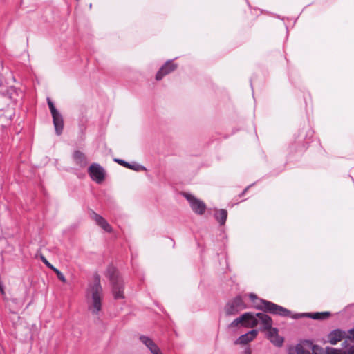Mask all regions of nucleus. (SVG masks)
Instances as JSON below:
<instances>
[{
  "label": "nucleus",
  "mask_w": 354,
  "mask_h": 354,
  "mask_svg": "<svg viewBox=\"0 0 354 354\" xmlns=\"http://www.w3.org/2000/svg\"><path fill=\"white\" fill-rule=\"evenodd\" d=\"M102 288L100 285L99 276H96L92 284H90L87 292L86 299L88 308L93 315H98L102 308Z\"/></svg>",
  "instance_id": "f257e3e1"
},
{
  "label": "nucleus",
  "mask_w": 354,
  "mask_h": 354,
  "mask_svg": "<svg viewBox=\"0 0 354 354\" xmlns=\"http://www.w3.org/2000/svg\"><path fill=\"white\" fill-rule=\"evenodd\" d=\"M249 297L253 303V306L257 309H261L264 312L279 315L283 317H288L290 315V311L288 309L270 301L259 299L254 293L249 294Z\"/></svg>",
  "instance_id": "f03ea898"
},
{
  "label": "nucleus",
  "mask_w": 354,
  "mask_h": 354,
  "mask_svg": "<svg viewBox=\"0 0 354 354\" xmlns=\"http://www.w3.org/2000/svg\"><path fill=\"white\" fill-rule=\"evenodd\" d=\"M124 282L118 270L112 268V296L115 299L124 298Z\"/></svg>",
  "instance_id": "7ed1b4c3"
},
{
  "label": "nucleus",
  "mask_w": 354,
  "mask_h": 354,
  "mask_svg": "<svg viewBox=\"0 0 354 354\" xmlns=\"http://www.w3.org/2000/svg\"><path fill=\"white\" fill-rule=\"evenodd\" d=\"M182 195L189 201V205L195 214L203 215L205 212L206 205L203 201L187 192H183Z\"/></svg>",
  "instance_id": "20e7f679"
},
{
  "label": "nucleus",
  "mask_w": 354,
  "mask_h": 354,
  "mask_svg": "<svg viewBox=\"0 0 354 354\" xmlns=\"http://www.w3.org/2000/svg\"><path fill=\"white\" fill-rule=\"evenodd\" d=\"M88 174L97 184H102L105 179L106 172L97 163L91 164L88 168Z\"/></svg>",
  "instance_id": "39448f33"
},
{
  "label": "nucleus",
  "mask_w": 354,
  "mask_h": 354,
  "mask_svg": "<svg viewBox=\"0 0 354 354\" xmlns=\"http://www.w3.org/2000/svg\"><path fill=\"white\" fill-rule=\"evenodd\" d=\"M246 307L241 297L237 296L227 304L225 310L227 315H234L245 309Z\"/></svg>",
  "instance_id": "423d86ee"
},
{
  "label": "nucleus",
  "mask_w": 354,
  "mask_h": 354,
  "mask_svg": "<svg viewBox=\"0 0 354 354\" xmlns=\"http://www.w3.org/2000/svg\"><path fill=\"white\" fill-rule=\"evenodd\" d=\"M256 319L257 321V325H260V330H266L272 326V319L266 314L262 313H257Z\"/></svg>",
  "instance_id": "0eeeda50"
},
{
  "label": "nucleus",
  "mask_w": 354,
  "mask_h": 354,
  "mask_svg": "<svg viewBox=\"0 0 354 354\" xmlns=\"http://www.w3.org/2000/svg\"><path fill=\"white\" fill-rule=\"evenodd\" d=\"M177 68V65L172 61L167 62L158 71L156 74V79L160 80L164 76L174 71Z\"/></svg>",
  "instance_id": "6e6552de"
},
{
  "label": "nucleus",
  "mask_w": 354,
  "mask_h": 354,
  "mask_svg": "<svg viewBox=\"0 0 354 354\" xmlns=\"http://www.w3.org/2000/svg\"><path fill=\"white\" fill-rule=\"evenodd\" d=\"M258 334V332L257 330H252L249 331L248 333L242 335L240 336L235 342L234 344H240V345H246L252 340H254L257 335Z\"/></svg>",
  "instance_id": "1a4fd4ad"
},
{
  "label": "nucleus",
  "mask_w": 354,
  "mask_h": 354,
  "mask_svg": "<svg viewBox=\"0 0 354 354\" xmlns=\"http://www.w3.org/2000/svg\"><path fill=\"white\" fill-rule=\"evenodd\" d=\"M140 340L147 347L152 354L162 353L157 344L149 337L142 335L140 337Z\"/></svg>",
  "instance_id": "9d476101"
},
{
  "label": "nucleus",
  "mask_w": 354,
  "mask_h": 354,
  "mask_svg": "<svg viewBox=\"0 0 354 354\" xmlns=\"http://www.w3.org/2000/svg\"><path fill=\"white\" fill-rule=\"evenodd\" d=\"M266 330L268 331L267 337L273 344L277 346L282 345L283 339L282 337L279 336L278 330L276 328H272L271 326L270 328H268Z\"/></svg>",
  "instance_id": "9b49d317"
},
{
  "label": "nucleus",
  "mask_w": 354,
  "mask_h": 354,
  "mask_svg": "<svg viewBox=\"0 0 354 354\" xmlns=\"http://www.w3.org/2000/svg\"><path fill=\"white\" fill-rule=\"evenodd\" d=\"M91 218L94 220L96 223L107 232H111V226L107 221L100 215L92 211L90 213Z\"/></svg>",
  "instance_id": "f8f14e48"
},
{
  "label": "nucleus",
  "mask_w": 354,
  "mask_h": 354,
  "mask_svg": "<svg viewBox=\"0 0 354 354\" xmlns=\"http://www.w3.org/2000/svg\"><path fill=\"white\" fill-rule=\"evenodd\" d=\"M53 124L56 133L59 136L62 134L64 129V119L62 114L58 111L52 115Z\"/></svg>",
  "instance_id": "ddd939ff"
},
{
  "label": "nucleus",
  "mask_w": 354,
  "mask_h": 354,
  "mask_svg": "<svg viewBox=\"0 0 354 354\" xmlns=\"http://www.w3.org/2000/svg\"><path fill=\"white\" fill-rule=\"evenodd\" d=\"M73 158L75 164L80 167H84L88 164L86 156L79 150H76L73 152Z\"/></svg>",
  "instance_id": "4468645a"
},
{
  "label": "nucleus",
  "mask_w": 354,
  "mask_h": 354,
  "mask_svg": "<svg viewBox=\"0 0 354 354\" xmlns=\"http://www.w3.org/2000/svg\"><path fill=\"white\" fill-rule=\"evenodd\" d=\"M345 336V332L341 330H335L332 331L328 335L329 342L331 344L335 345L338 342H340Z\"/></svg>",
  "instance_id": "2eb2a0df"
},
{
  "label": "nucleus",
  "mask_w": 354,
  "mask_h": 354,
  "mask_svg": "<svg viewBox=\"0 0 354 354\" xmlns=\"http://www.w3.org/2000/svg\"><path fill=\"white\" fill-rule=\"evenodd\" d=\"M214 217L221 225H223L227 217V212L223 209H217L215 212Z\"/></svg>",
  "instance_id": "dca6fc26"
},
{
  "label": "nucleus",
  "mask_w": 354,
  "mask_h": 354,
  "mask_svg": "<svg viewBox=\"0 0 354 354\" xmlns=\"http://www.w3.org/2000/svg\"><path fill=\"white\" fill-rule=\"evenodd\" d=\"M257 326L256 315L249 313V316L245 319L243 326L246 328H254Z\"/></svg>",
  "instance_id": "f3484780"
},
{
  "label": "nucleus",
  "mask_w": 354,
  "mask_h": 354,
  "mask_svg": "<svg viewBox=\"0 0 354 354\" xmlns=\"http://www.w3.org/2000/svg\"><path fill=\"white\" fill-rule=\"evenodd\" d=\"M306 316L313 319H325L330 316L328 312L308 313Z\"/></svg>",
  "instance_id": "a211bd4d"
},
{
  "label": "nucleus",
  "mask_w": 354,
  "mask_h": 354,
  "mask_svg": "<svg viewBox=\"0 0 354 354\" xmlns=\"http://www.w3.org/2000/svg\"><path fill=\"white\" fill-rule=\"evenodd\" d=\"M249 316V313L243 314L239 317L235 319L230 325V327H236L239 325L243 326L245 319Z\"/></svg>",
  "instance_id": "6ab92c4d"
},
{
  "label": "nucleus",
  "mask_w": 354,
  "mask_h": 354,
  "mask_svg": "<svg viewBox=\"0 0 354 354\" xmlns=\"http://www.w3.org/2000/svg\"><path fill=\"white\" fill-rule=\"evenodd\" d=\"M114 161L118 162L120 165H121L127 168L133 169V170H138L137 167H139L138 165H137L136 167L135 165H131V164H129L122 160L114 159Z\"/></svg>",
  "instance_id": "aec40b11"
},
{
  "label": "nucleus",
  "mask_w": 354,
  "mask_h": 354,
  "mask_svg": "<svg viewBox=\"0 0 354 354\" xmlns=\"http://www.w3.org/2000/svg\"><path fill=\"white\" fill-rule=\"evenodd\" d=\"M8 93L9 94V97L10 99L13 100H17L15 96H17V91L15 87H10L8 89Z\"/></svg>",
  "instance_id": "412c9836"
},
{
  "label": "nucleus",
  "mask_w": 354,
  "mask_h": 354,
  "mask_svg": "<svg viewBox=\"0 0 354 354\" xmlns=\"http://www.w3.org/2000/svg\"><path fill=\"white\" fill-rule=\"evenodd\" d=\"M47 103L52 115H54L55 113L58 112L53 102L49 97L47 98Z\"/></svg>",
  "instance_id": "4be33fe9"
},
{
  "label": "nucleus",
  "mask_w": 354,
  "mask_h": 354,
  "mask_svg": "<svg viewBox=\"0 0 354 354\" xmlns=\"http://www.w3.org/2000/svg\"><path fill=\"white\" fill-rule=\"evenodd\" d=\"M57 278L62 281L65 283L66 281V279L64 277V275L59 271H56V273Z\"/></svg>",
  "instance_id": "5701e85b"
},
{
  "label": "nucleus",
  "mask_w": 354,
  "mask_h": 354,
  "mask_svg": "<svg viewBox=\"0 0 354 354\" xmlns=\"http://www.w3.org/2000/svg\"><path fill=\"white\" fill-rule=\"evenodd\" d=\"M40 259L41 260V261L48 268H52V264H50L48 261L45 258V257L44 255H41L40 256Z\"/></svg>",
  "instance_id": "b1692460"
},
{
  "label": "nucleus",
  "mask_w": 354,
  "mask_h": 354,
  "mask_svg": "<svg viewBox=\"0 0 354 354\" xmlns=\"http://www.w3.org/2000/svg\"><path fill=\"white\" fill-rule=\"evenodd\" d=\"M328 354H342L340 351L335 350V349H331V351H329Z\"/></svg>",
  "instance_id": "393cba45"
},
{
  "label": "nucleus",
  "mask_w": 354,
  "mask_h": 354,
  "mask_svg": "<svg viewBox=\"0 0 354 354\" xmlns=\"http://www.w3.org/2000/svg\"><path fill=\"white\" fill-rule=\"evenodd\" d=\"M242 354H252V349L250 347H247Z\"/></svg>",
  "instance_id": "a878e982"
},
{
  "label": "nucleus",
  "mask_w": 354,
  "mask_h": 354,
  "mask_svg": "<svg viewBox=\"0 0 354 354\" xmlns=\"http://www.w3.org/2000/svg\"><path fill=\"white\" fill-rule=\"evenodd\" d=\"M344 354H354V346H351V347L348 349V352H347L346 353H344Z\"/></svg>",
  "instance_id": "bb28decb"
},
{
  "label": "nucleus",
  "mask_w": 354,
  "mask_h": 354,
  "mask_svg": "<svg viewBox=\"0 0 354 354\" xmlns=\"http://www.w3.org/2000/svg\"><path fill=\"white\" fill-rule=\"evenodd\" d=\"M348 333L351 335V337H349V338L353 337L354 339V328L353 329H351L348 331Z\"/></svg>",
  "instance_id": "cd10ccee"
},
{
  "label": "nucleus",
  "mask_w": 354,
  "mask_h": 354,
  "mask_svg": "<svg viewBox=\"0 0 354 354\" xmlns=\"http://www.w3.org/2000/svg\"><path fill=\"white\" fill-rule=\"evenodd\" d=\"M50 269H51L52 270H53L55 273H56V271H58L59 270L57 269L56 268H55L53 266H52V268H50Z\"/></svg>",
  "instance_id": "c85d7f7f"
}]
</instances>
